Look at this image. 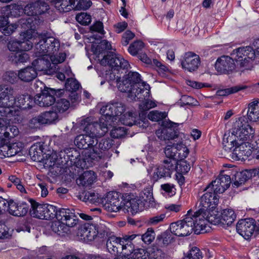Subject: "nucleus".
I'll list each match as a JSON object with an SVG mask.
<instances>
[{"instance_id": "nucleus-1", "label": "nucleus", "mask_w": 259, "mask_h": 259, "mask_svg": "<svg viewBox=\"0 0 259 259\" xmlns=\"http://www.w3.org/2000/svg\"><path fill=\"white\" fill-rule=\"evenodd\" d=\"M254 128L244 117L238 118L234 122L228 136L223 139L224 149L227 151L231 150L233 143L236 142H250L254 136Z\"/></svg>"}, {"instance_id": "nucleus-2", "label": "nucleus", "mask_w": 259, "mask_h": 259, "mask_svg": "<svg viewBox=\"0 0 259 259\" xmlns=\"http://www.w3.org/2000/svg\"><path fill=\"white\" fill-rule=\"evenodd\" d=\"M196 215L195 211L189 210L183 220L170 224L171 232L178 236H186L193 231L196 234L202 233L205 221L201 216L196 217Z\"/></svg>"}, {"instance_id": "nucleus-3", "label": "nucleus", "mask_w": 259, "mask_h": 259, "mask_svg": "<svg viewBox=\"0 0 259 259\" xmlns=\"http://www.w3.org/2000/svg\"><path fill=\"white\" fill-rule=\"evenodd\" d=\"M57 221L52 222L51 229L60 236H64L70 231L69 228L78 224V220L73 211L69 209L61 208L56 217Z\"/></svg>"}, {"instance_id": "nucleus-4", "label": "nucleus", "mask_w": 259, "mask_h": 259, "mask_svg": "<svg viewBox=\"0 0 259 259\" xmlns=\"http://www.w3.org/2000/svg\"><path fill=\"white\" fill-rule=\"evenodd\" d=\"M133 87L132 90L128 95L131 100L136 101V98L143 99L150 95V86L145 82L141 81L140 75L136 72H130L125 75Z\"/></svg>"}, {"instance_id": "nucleus-5", "label": "nucleus", "mask_w": 259, "mask_h": 259, "mask_svg": "<svg viewBox=\"0 0 259 259\" xmlns=\"http://www.w3.org/2000/svg\"><path fill=\"white\" fill-rule=\"evenodd\" d=\"M125 109V106L121 102H111L103 106L100 109L101 122H107L109 126H113Z\"/></svg>"}, {"instance_id": "nucleus-6", "label": "nucleus", "mask_w": 259, "mask_h": 259, "mask_svg": "<svg viewBox=\"0 0 259 259\" xmlns=\"http://www.w3.org/2000/svg\"><path fill=\"white\" fill-rule=\"evenodd\" d=\"M232 55L241 71L250 70L252 68L255 55L251 47L247 46L238 48L233 51Z\"/></svg>"}, {"instance_id": "nucleus-7", "label": "nucleus", "mask_w": 259, "mask_h": 259, "mask_svg": "<svg viewBox=\"0 0 259 259\" xmlns=\"http://www.w3.org/2000/svg\"><path fill=\"white\" fill-rule=\"evenodd\" d=\"M13 89L7 85H0V114L3 116L14 115L16 111L12 110Z\"/></svg>"}, {"instance_id": "nucleus-8", "label": "nucleus", "mask_w": 259, "mask_h": 259, "mask_svg": "<svg viewBox=\"0 0 259 259\" xmlns=\"http://www.w3.org/2000/svg\"><path fill=\"white\" fill-rule=\"evenodd\" d=\"M31 208L30 215L40 219L50 220L55 218L58 210L55 206L49 204H38L33 200H30Z\"/></svg>"}, {"instance_id": "nucleus-9", "label": "nucleus", "mask_w": 259, "mask_h": 259, "mask_svg": "<svg viewBox=\"0 0 259 259\" xmlns=\"http://www.w3.org/2000/svg\"><path fill=\"white\" fill-rule=\"evenodd\" d=\"M37 37L39 41L36 45V50L39 55L45 54L49 56L58 50L60 44L55 38L38 34Z\"/></svg>"}, {"instance_id": "nucleus-10", "label": "nucleus", "mask_w": 259, "mask_h": 259, "mask_svg": "<svg viewBox=\"0 0 259 259\" xmlns=\"http://www.w3.org/2000/svg\"><path fill=\"white\" fill-rule=\"evenodd\" d=\"M137 236V235L133 234L131 235H126L123 238L112 236L107 241V248L110 253L114 254L118 253L119 249H125L127 246L132 248L131 246V241L134 239Z\"/></svg>"}, {"instance_id": "nucleus-11", "label": "nucleus", "mask_w": 259, "mask_h": 259, "mask_svg": "<svg viewBox=\"0 0 259 259\" xmlns=\"http://www.w3.org/2000/svg\"><path fill=\"white\" fill-rule=\"evenodd\" d=\"M81 125L83 126L84 133L98 137L104 136L108 132L109 126L107 122L102 123L101 118L99 122H93L90 118H87L81 121Z\"/></svg>"}, {"instance_id": "nucleus-12", "label": "nucleus", "mask_w": 259, "mask_h": 259, "mask_svg": "<svg viewBox=\"0 0 259 259\" xmlns=\"http://www.w3.org/2000/svg\"><path fill=\"white\" fill-rule=\"evenodd\" d=\"M172 162L171 160H164L163 165L154 166L148 169V173L152 180L155 182L162 178L170 177L171 173L175 169L174 164Z\"/></svg>"}, {"instance_id": "nucleus-13", "label": "nucleus", "mask_w": 259, "mask_h": 259, "mask_svg": "<svg viewBox=\"0 0 259 259\" xmlns=\"http://www.w3.org/2000/svg\"><path fill=\"white\" fill-rule=\"evenodd\" d=\"M113 143V141L110 138L102 139L96 148V149H93V152H91L88 155V157L94 160L110 157L112 154L108 152V150L112 147Z\"/></svg>"}, {"instance_id": "nucleus-14", "label": "nucleus", "mask_w": 259, "mask_h": 259, "mask_svg": "<svg viewBox=\"0 0 259 259\" xmlns=\"http://www.w3.org/2000/svg\"><path fill=\"white\" fill-rule=\"evenodd\" d=\"M236 230L245 239H248L256 230L255 220L251 218L239 220L236 225Z\"/></svg>"}, {"instance_id": "nucleus-15", "label": "nucleus", "mask_w": 259, "mask_h": 259, "mask_svg": "<svg viewBox=\"0 0 259 259\" xmlns=\"http://www.w3.org/2000/svg\"><path fill=\"white\" fill-rule=\"evenodd\" d=\"M233 148L232 157L236 160H245L252 153V147L250 142H243L242 143L236 142L232 145V148Z\"/></svg>"}, {"instance_id": "nucleus-16", "label": "nucleus", "mask_w": 259, "mask_h": 259, "mask_svg": "<svg viewBox=\"0 0 259 259\" xmlns=\"http://www.w3.org/2000/svg\"><path fill=\"white\" fill-rule=\"evenodd\" d=\"M196 217L201 216L205 221L204 226L202 227V233L207 232L206 229L207 223L214 225H221V215L215 207L212 208L207 210L203 211V212L199 213V211H195Z\"/></svg>"}, {"instance_id": "nucleus-17", "label": "nucleus", "mask_w": 259, "mask_h": 259, "mask_svg": "<svg viewBox=\"0 0 259 259\" xmlns=\"http://www.w3.org/2000/svg\"><path fill=\"white\" fill-rule=\"evenodd\" d=\"M206 192L201 197L199 201V209L196 211L203 212L207 209L214 208L219 202L218 195L213 194L210 191Z\"/></svg>"}, {"instance_id": "nucleus-18", "label": "nucleus", "mask_w": 259, "mask_h": 259, "mask_svg": "<svg viewBox=\"0 0 259 259\" xmlns=\"http://www.w3.org/2000/svg\"><path fill=\"white\" fill-rule=\"evenodd\" d=\"M102 65H109L114 70H118L119 68L125 69L130 66L128 62L122 57L116 55H108L105 56L100 61Z\"/></svg>"}, {"instance_id": "nucleus-19", "label": "nucleus", "mask_w": 259, "mask_h": 259, "mask_svg": "<svg viewBox=\"0 0 259 259\" xmlns=\"http://www.w3.org/2000/svg\"><path fill=\"white\" fill-rule=\"evenodd\" d=\"M36 52V55L39 57L38 58L35 59L32 63V67L35 69L36 72L38 71H46L47 73H53L56 72L58 68L57 67H52L50 63L49 56L48 55H39Z\"/></svg>"}, {"instance_id": "nucleus-20", "label": "nucleus", "mask_w": 259, "mask_h": 259, "mask_svg": "<svg viewBox=\"0 0 259 259\" xmlns=\"http://www.w3.org/2000/svg\"><path fill=\"white\" fill-rule=\"evenodd\" d=\"M38 36L37 32L30 29L20 34L19 44L20 51H28L32 48L34 39Z\"/></svg>"}, {"instance_id": "nucleus-21", "label": "nucleus", "mask_w": 259, "mask_h": 259, "mask_svg": "<svg viewBox=\"0 0 259 259\" xmlns=\"http://www.w3.org/2000/svg\"><path fill=\"white\" fill-rule=\"evenodd\" d=\"M103 206L109 212L119 211L123 209V199L119 197L117 193H109Z\"/></svg>"}, {"instance_id": "nucleus-22", "label": "nucleus", "mask_w": 259, "mask_h": 259, "mask_svg": "<svg viewBox=\"0 0 259 259\" xmlns=\"http://www.w3.org/2000/svg\"><path fill=\"white\" fill-rule=\"evenodd\" d=\"M200 63L199 56L191 52L186 53L181 61L182 67L190 72L196 70Z\"/></svg>"}, {"instance_id": "nucleus-23", "label": "nucleus", "mask_w": 259, "mask_h": 259, "mask_svg": "<svg viewBox=\"0 0 259 259\" xmlns=\"http://www.w3.org/2000/svg\"><path fill=\"white\" fill-rule=\"evenodd\" d=\"M236 67L234 60L229 56H223L218 59L215 64L216 70L221 73H229Z\"/></svg>"}, {"instance_id": "nucleus-24", "label": "nucleus", "mask_w": 259, "mask_h": 259, "mask_svg": "<svg viewBox=\"0 0 259 259\" xmlns=\"http://www.w3.org/2000/svg\"><path fill=\"white\" fill-rule=\"evenodd\" d=\"M176 124L169 121L163 122L162 127L157 130L156 134L161 140H169L174 139L176 136V132L174 126Z\"/></svg>"}, {"instance_id": "nucleus-25", "label": "nucleus", "mask_w": 259, "mask_h": 259, "mask_svg": "<svg viewBox=\"0 0 259 259\" xmlns=\"http://www.w3.org/2000/svg\"><path fill=\"white\" fill-rule=\"evenodd\" d=\"M54 92L51 89H45L40 94L35 96L33 102L40 107H49L55 102L53 95Z\"/></svg>"}, {"instance_id": "nucleus-26", "label": "nucleus", "mask_w": 259, "mask_h": 259, "mask_svg": "<svg viewBox=\"0 0 259 259\" xmlns=\"http://www.w3.org/2000/svg\"><path fill=\"white\" fill-rule=\"evenodd\" d=\"M142 207V200L133 195H128L123 199V209L132 214L137 213Z\"/></svg>"}, {"instance_id": "nucleus-27", "label": "nucleus", "mask_w": 259, "mask_h": 259, "mask_svg": "<svg viewBox=\"0 0 259 259\" xmlns=\"http://www.w3.org/2000/svg\"><path fill=\"white\" fill-rule=\"evenodd\" d=\"M29 209V205L26 202H21L18 203L13 200H10L8 203L9 213L12 215L21 217L25 215Z\"/></svg>"}, {"instance_id": "nucleus-28", "label": "nucleus", "mask_w": 259, "mask_h": 259, "mask_svg": "<svg viewBox=\"0 0 259 259\" xmlns=\"http://www.w3.org/2000/svg\"><path fill=\"white\" fill-rule=\"evenodd\" d=\"M9 76L16 78L17 74L13 72L8 73ZM37 75L35 69L32 66L27 67L24 69H21L17 74L20 79L24 82H29L33 80Z\"/></svg>"}, {"instance_id": "nucleus-29", "label": "nucleus", "mask_w": 259, "mask_h": 259, "mask_svg": "<svg viewBox=\"0 0 259 259\" xmlns=\"http://www.w3.org/2000/svg\"><path fill=\"white\" fill-rule=\"evenodd\" d=\"M33 100L31 97L28 95H20L15 98L13 97L12 102V109L14 107L19 108H31L33 106Z\"/></svg>"}, {"instance_id": "nucleus-30", "label": "nucleus", "mask_w": 259, "mask_h": 259, "mask_svg": "<svg viewBox=\"0 0 259 259\" xmlns=\"http://www.w3.org/2000/svg\"><path fill=\"white\" fill-rule=\"evenodd\" d=\"M47 10V6L44 2L37 1L27 5L24 9V13L28 16L40 15Z\"/></svg>"}, {"instance_id": "nucleus-31", "label": "nucleus", "mask_w": 259, "mask_h": 259, "mask_svg": "<svg viewBox=\"0 0 259 259\" xmlns=\"http://www.w3.org/2000/svg\"><path fill=\"white\" fill-rule=\"evenodd\" d=\"M247 117L249 121H259V99H254L247 105Z\"/></svg>"}, {"instance_id": "nucleus-32", "label": "nucleus", "mask_w": 259, "mask_h": 259, "mask_svg": "<svg viewBox=\"0 0 259 259\" xmlns=\"http://www.w3.org/2000/svg\"><path fill=\"white\" fill-rule=\"evenodd\" d=\"M98 235L96 227L93 225H84L81 227L77 233V235L80 236L84 240L92 241Z\"/></svg>"}, {"instance_id": "nucleus-33", "label": "nucleus", "mask_w": 259, "mask_h": 259, "mask_svg": "<svg viewBox=\"0 0 259 259\" xmlns=\"http://www.w3.org/2000/svg\"><path fill=\"white\" fill-rule=\"evenodd\" d=\"M95 179L96 176L94 171H86L76 180V183L78 185L88 187L93 184Z\"/></svg>"}, {"instance_id": "nucleus-34", "label": "nucleus", "mask_w": 259, "mask_h": 259, "mask_svg": "<svg viewBox=\"0 0 259 259\" xmlns=\"http://www.w3.org/2000/svg\"><path fill=\"white\" fill-rule=\"evenodd\" d=\"M221 225L225 227L231 225L235 220L236 215L232 209H224L221 215Z\"/></svg>"}, {"instance_id": "nucleus-35", "label": "nucleus", "mask_w": 259, "mask_h": 259, "mask_svg": "<svg viewBox=\"0 0 259 259\" xmlns=\"http://www.w3.org/2000/svg\"><path fill=\"white\" fill-rule=\"evenodd\" d=\"M74 0H56L54 3L55 8L60 12H67L74 8Z\"/></svg>"}, {"instance_id": "nucleus-36", "label": "nucleus", "mask_w": 259, "mask_h": 259, "mask_svg": "<svg viewBox=\"0 0 259 259\" xmlns=\"http://www.w3.org/2000/svg\"><path fill=\"white\" fill-rule=\"evenodd\" d=\"M214 183H216L217 185H221V187L218 190L220 192H224L230 185L231 178L228 174L221 173L214 181Z\"/></svg>"}, {"instance_id": "nucleus-37", "label": "nucleus", "mask_w": 259, "mask_h": 259, "mask_svg": "<svg viewBox=\"0 0 259 259\" xmlns=\"http://www.w3.org/2000/svg\"><path fill=\"white\" fill-rule=\"evenodd\" d=\"M178 148L177 144L173 145H167L165 148L164 153L166 156L168 158V159L165 160H171L172 163L174 164V166L176 164V160H178Z\"/></svg>"}, {"instance_id": "nucleus-38", "label": "nucleus", "mask_w": 259, "mask_h": 259, "mask_svg": "<svg viewBox=\"0 0 259 259\" xmlns=\"http://www.w3.org/2000/svg\"><path fill=\"white\" fill-rule=\"evenodd\" d=\"M32 22L30 18H22L18 22V24H11L8 25L7 27V30H10V32L12 33L15 29H17L19 26L24 29L29 28L31 27V23Z\"/></svg>"}, {"instance_id": "nucleus-39", "label": "nucleus", "mask_w": 259, "mask_h": 259, "mask_svg": "<svg viewBox=\"0 0 259 259\" xmlns=\"http://www.w3.org/2000/svg\"><path fill=\"white\" fill-rule=\"evenodd\" d=\"M137 114L135 112H128L123 114L118 119L123 124L132 126L136 123Z\"/></svg>"}, {"instance_id": "nucleus-40", "label": "nucleus", "mask_w": 259, "mask_h": 259, "mask_svg": "<svg viewBox=\"0 0 259 259\" xmlns=\"http://www.w3.org/2000/svg\"><path fill=\"white\" fill-rule=\"evenodd\" d=\"M42 124H51L58 119V115L56 111H49L41 113L39 115Z\"/></svg>"}, {"instance_id": "nucleus-41", "label": "nucleus", "mask_w": 259, "mask_h": 259, "mask_svg": "<svg viewBox=\"0 0 259 259\" xmlns=\"http://www.w3.org/2000/svg\"><path fill=\"white\" fill-rule=\"evenodd\" d=\"M249 178V174L247 171L237 172L234 176L233 185L238 187L244 184Z\"/></svg>"}, {"instance_id": "nucleus-42", "label": "nucleus", "mask_w": 259, "mask_h": 259, "mask_svg": "<svg viewBox=\"0 0 259 259\" xmlns=\"http://www.w3.org/2000/svg\"><path fill=\"white\" fill-rule=\"evenodd\" d=\"M116 83L119 91L121 92H127L128 96L131 93L132 88H133V87L131 86V83L127 79L125 75L123 77L121 80H120V78L117 79Z\"/></svg>"}, {"instance_id": "nucleus-43", "label": "nucleus", "mask_w": 259, "mask_h": 259, "mask_svg": "<svg viewBox=\"0 0 259 259\" xmlns=\"http://www.w3.org/2000/svg\"><path fill=\"white\" fill-rule=\"evenodd\" d=\"M246 88V85H236L229 88L219 90L217 92V95L219 96H226L231 94L236 93Z\"/></svg>"}, {"instance_id": "nucleus-44", "label": "nucleus", "mask_w": 259, "mask_h": 259, "mask_svg": "<svg viewBox=\"0 0 259 259\" xmlns=\"http://www.w3.org/2000/svg\"><path fill=\"white\" fill-rule=\"evenodd\" d=\"M20 51L16 53H11L9 55L10 60L15 63L26 62L29 58L28 55L24 52Z\"/></svg>"}, {"instance_id": "nucleus-45", "label": "nucleus", "mask_w": 259, "mask_h": 259, "mask_svg": "<svg viewBox=\"0 0 259 259\" xmlns=\"http://www.w3.org/2000/svg\"><path fill=\"white\" fill-rule=\"evenodd\" d=\"M42 151L39 145L32 146L29 151V154L33 161H40L41 159Z\"/></svg>"}, {"instance_id": "nucleus-46", "label": "nucleus", "mask_w": 259, "mask_h": 259, "mask_svg": "<svg viewBox=\"0 0 259 259\" xmlns=\"http://www.w3.org/2000/svg\"><path fill=\"white\" fill-rule=\"evenodd\" d=\"M80 199L84 202L94 204L98 202L99 197L98 194L87 192L80 195Z\"/></svg>"}, {"instance_id": "nucleus-47", "label": "nucleus", "mask_w": 259, "mask_h": 259, "mask_svg": "<svg viewBox=\"0 0 259 259\" xmlns=\"http://www.w3.org/2000/svg\"><path fill=\"white\" fill-rule=\"evenodd\" d=\"M131 256L134 257V259H156L154 257L149 256V253L143 248L135 249L131 253Z\"/></svg>"}, {"instance_id": "nucleus-48", "label": "nucleus", "mask_w": 259, "mask_h": 259, "mask_svg": "<svg viewBox=\"0 0 259 259\" xmlns=\"http://www.w3.org/2000/svg\"><path fill=\"white\" fill-rule=\"evenodd\" d=\"M149 97V96L148 97L145 98V99H138V98H136V100H142L143 99L144 100V101L139 105V108L141 112L147 111L156 106V104L154 101L149 100L148 99Z\"/></svg>"}, {"instance_id": "nucleus-49", "label": "nucleus", "mask_w": 259, "mask_h": 259, "mask_svg": "<svg viewBox=\"0 0 259 259\" xmlns=\"http://www.w3.org/2000/svg\"><path fill=\"white\" fill-rule=\"evenodd\" d=\"M70 106L69 102L65 99L58 100L55 104V110L59 112L63 113L66 111Z\"/></svg>"}, {"instance_id": "nucleus-50", "label": "nucleus", "mask_w": 259, "mask_h": 259, "mask_svg": "<svg viewBox=\"0 0 259 259\" xmlns=\"http://www.w3.org/2000/svg\"><path fill=\"white\" fill-rule=\"evenodd\" d=\"M165 112H160L157 110H153L149 113L148 118L152 121H158L166 117Z\"/></svg>"}, {"instance_id": "nucleus-51", "label": "nucleus", "mask_w": 259, "mask_h": 259, "mask_svg": "<svg viewBox=\"0 0 259 259\" xmlns=\"http://www.w3.org/2000/svg\"><path fill=\"white\" fill-rule=\"evenodd\" d=\"M111 49V45L107 40H102L94 50V47L92 48L93 51L95 54H100L104 50H109Z\"/></svg>"}, {"instance_id": "nucleus-52", "label": "nucleus", "mask_w": 259, "mask_h": 259, "mask_svg": "<svg viewBox=\"0 0 259 259\" xmlns=\"http://www.w3.org/2000/svg\"><path fill=\"white\" fill-rule=\"evenodd\" d=\"M49 58L51 60L52 65V67H56V65L63 62L66 59V54L64 53H60L58 54L49 56Z\"/></svg>"}, {"instance_id": "nucleus-53", "label": "nucleus", "mask_w": 259, "mask_h": 259, "mask_svg": "<svg viewBox=\"0 0 259 259\" xmlns=\"http://www.w3.org/2000/svg\"><path fill=\"white\" fill-rule=\"evenodd\" d=\"M144 47V43L142 41H136L130 46L128 51L131 55L135 56L142 50Z\"/></svg>"}, {"instance_id": "nucleus-54", "label": "nucleus", "mask_w": 259, "mask_h": 259, "mask_svg": "<svg viewBox=\"0 0 259 259\" xmlns=\"http://www.w3.org/2000/svg\"><path fill=\"white\" fill-rule=\"evenodd\" d=\"M117 123L115 122V124L113 126V128L110 132V135L112 138H120L126 135V129L124 127H115V125Z\"/></svg>"}, {"instance_id": "nucleus-55", "label": "nucleus", "mask_w": 259, "mask_h": 259, "mask_svg": "<svg viewBox=\"0 0 259 259\" xmlns=\"http://www.w3.org/2000/svg\"><path fill=\"white\" fill-rule=\"evenodd\" d=\"M152 65L155 67L158 73L162 76L165 75L169 71L168 67L156 59L153 60Z\"/></svg>"}, {"instance_id": "nucleus-56", "label": "nucleus", "mask_w": 259, "mask_h": 259, "mask_svg": "<svg viewBox=\"0 0 259 259\" xmlns=\"http://www.w3.org/2000/svg\"><path fill=\"white\" fill-rule=\"evenodd\" d=\"M202 255L200 250L197 247H193L184 259H202Z\"/></svg>"}, {"instance_id": "nucleus-57", "label": "nucleus", "mask_w": 259, "mask_h": 259, "mask_svg": "<svg viewBox=\"0 0 259 259\" xmlns=\"http://www.w3.org/2000/svg\"><path fill=\"white\" fill-rule=\"evenodd\" d=\"M178 152L177 155L178 159H183L187 157L189 154V150L185 145L182 143H177Z\"/></svg>"}, {"instance_id": "nucleus-58", "label": "nucleus", "mask_w": 259, "mask_h": 259, "mask_svg": "<svg viewBox=\"0 0 259 259\" xmlns=\"http://www.w3.org/2000/svg\"><path fill=\"white\" fill-rule=\"evenodd\" d=\"M108 225L109 224L105 221L100 220L99 222L94 226V227H96V230L98 232V234L104 235L105 234H107L108 232Z\"/></svg>"}, {"instance_id": "nucleus-59", "label": "nucleus", "mask_w": 259, "mask_h": 259, "mask_svg": "<svg viewBox=\"0 0 259 259\" xmlns=\"http://www.w3.org/2000/svg\"><path fill=\"white\" fill-rule=\"evenodd\" d=\"M80 86V84L77 80L73 78L67 79L65 83L66 90L72 92L76 91L79 89Z\"/></svg>"}, {"instance_id": "nucleus-60", "label": "nucleus", "mask_w": 259, "mask_h": 259, "mask_svg": "<svg viewBox=\"0 0 259 259\" xmlns=\"http://www.w3.org/2000/svg\"><path fill=\"white\" fill-rule=\"evenodd\" d=\"M76 20L80 24L87 25L91 22V16L87 13H80L76 16Z\"/></svg>"}, {"instance_id": "nucleus-61", "label": "nucleus", "mask_w": 259, "mask_h": 259, "mask_svg": "<svg viewBox=\"0 0 259 259\" xmlns=\"http://www.w3.org/2000/svg\"><path fill=\"white\" fill-rule=\"evenodd\" d=\"M22 144L21 143L9 144V157L15 156L22 151Z\"/></svg>"}, {"instance_id": "nucleus-62", "label": "nucleus", "mask_w": 259, "mask_h": 259, "mask_svg": "<svg viewBox=\"0 0 259 259\" xmlns=\"http://www.w3.org/2000/svg\"><path fill=\"white\" fill-rule=\"evenodd\" d=\"M155 238V233L154 230L149 228L146 233L142 236V239L147 244L151 243Z\"/></svg>"}, {"instance_id": "nucleus-63", "label": "nucleus", "mask_w": 259, "mask_h": 259, "mask_svg": "<svg viewBox=\"0 0 259 259\" xmlns=\"http://www.w3.org/2000/svg\"><path fill=\"white\" fill-rule=\"evenodd\" d=\"M161 189L169 196H174L176 193L175 186L171 184L167 183L161 185Z\"/></svg>"}, {"instance_id": "nucleus-64", "label": "nucleus", "mask_w": 259, "mask_h": 259, "mask_svg": "<svg viewBox=\"0 0 259 259\" xmlns=\"http://www.w3.org/2000/svg\"><path fill=\"white\" fill-rule=\"evenodd\" d=\"M141 197H142V202H151L153 199V193L152 190L150 188H147L144 189L142 193L141 194Z\"/></svg>"}]
</instances>
